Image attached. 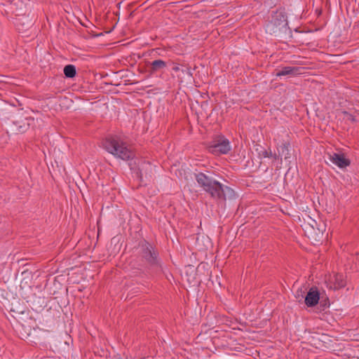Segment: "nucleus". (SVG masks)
I'll use <instances>...</instances> for the list:
<instances>
[{"label": "nucleus", "mask_w": 359, "mask_h": 359, "mask_svg": "<svg viewBox=\"0 0 359 359\" xmlns=\"http://www.w3.org/2000/svg\"><path fill=\"white\" fill-rule=\"evenodd\" d=\"M330 161L340 168H345L350 165L351 161L346 158L344 154L334 153L330 155Z\"/></svg>", "instance_id": "7"}, {"label": "nucleus", "mask_w": 359, "mask_h": 359, "mask_svg": "<svg viewBox=\"0 0 359 359\" xmlns=\"http://www.w3.org/2000/svg\"><path fill=\"white\" fill-rule=\"evenodd\" d=\"M148 168H151L150 163L144 162L141 164L140 168L134 171L135 173L136 174L137 177L139 178L140 181H142L143 170L144 169H147Z\"/></svg>", "instance_id": "12"}, {"label": "nucleus", "mask_w": 359, "mask_h": 359, "mask_svg": "<svg viewBox=\"0 0 359 359\" xmlns=\"http://www.w3.org/2000/svg\"><path fill=\"white\" fill-rule=\"evenodd\" d=\"M195 179L199 186L215 199L225 201L226 199H233L236 196L233 189L223 185L203 172L195 173Z\"/></svg>", "instance_id": "1"}, {"label": "nucleus", "mask_w": 359, "mask_h": 359, "mask_svg": "<svg viewBox=\"0 0 359 359\" xmlns=\"http://www.w3.org/2000/svg\"><path fill=\"white\" fill-rule=\"evenodd\" d=\"M64 74L67 78H73L76 76V67L73 65H67L64 67Z\"/></svg>", "instance_id": "11"}, {"label": "nucleus", "mask_w": 359, "mask_h": 359, "mask_svg": "<svg viewBox=\"0 0 359 359\" xmlns=\"http://www.w3.org/2000/svg\"><path fill=\"white\" fill-rule=\"evenodd\" d=\"M140 253L142 257L151 266H159L158 252L149 243L144 241L140 245Z\"/></svg>", "instance_id": "4"}, {"label": "nucleus", "mask_w": 359, "mask_h": 359, "mask_svg": "<svg viewBox=\"0 0 359 359\" xmlns=\"http://www.w3.org/2000/svg\"><path fill=\"white\" fill-rule=\"evenodd\" d=\"M103 147L108 152L124 161L132 159L135 156L126 143L116 135L107 137L103 142Z\"/></svg>", "instance_id": "2"}, {"label": "nucleus", "mask_w": 359, "mask_h": 359, "mask_svg": "<svg viewBox=\"0 0 359 359\" xmlns=\"http://www.w3.org/2000/svg\"><path fill=\"white\" fill-rule=\"evenodd\" d=\"M290 143H283L278 148V154H274L275 160H280L282 161L283 156L285 161L289 160L291 158L290 153Z\"/></svg>", "instance_id": "8"}, {"label": "nucleus", "mask_w": 359, "mask_h": 359, "mask_svg": "<svg viewBox=\"0 0 359 359\" xmlns=\"http://www.w3.org/2000/svg\"><path fill=\"white\" fill-rule=\"evenodd\" d=\"M320 299V293L316 287H311L304 297V302L309 307L316 306Z\"/></svg>", "instance_id": "6"}, {"label": "nucleus", "mask_w": 359, "mask_h": 359, "mask_svg": "<svg viewBox=\"0 0 359 359\" xmlns=\"http://www.w3.org/2000/svg\"><path fill=\"white\" fill-rule=\"evenodd\" d=\"M167 63L162 60H156L151 63L150 73L154 74L157 71L161 70L166 67Z\"/></svg>", "instance_id": "10"}, {"label": "nucleus", "mask_w": 359, "mask_h": 359, "mask_svg": "<svg viewBox=\"0 0 359 359\" xmlns=\"http://www.w3.org/2000/svg\"><path fill=\"white\" fill-rule=\"evenodd\" d=\"M304 291H303L302 289H299L296 292L295 297L297 299H299V302H301L304 298Z\"/></svg>", "instance_id": "16"}, {"label": "nucleus", "mask_w": 359, "mask_h": 359, "mask_svg": "<svg viewBox=\"0 0 359 359\" xmlns=\"http://www.w3.org/2000/svg\"><path fill=\"white\" fill-rule=\"evenodd\" d=\"M183 73L187 74V75L192 76V72L190 68H186V69H182Z\"/></svg>", "instance_id": "17"}, {"label": "nucleus", "mask_w": 359, "mask_h": 359, "mask_svg": "<svg viewBox=\"0 0 359 359\" xmlns=\"http://www.w3.org/2000/svg\"><path fill=\"white\" fill-rule=\"evenodd\" d=\"M343 114L344 115V118H346V120L350 121L353 123L356 121V119L353 115L349 114L347 111H343Z\"/></svg>", "instance_id": "14"}, {"label": "nucleus", "mask_w": 359, "mask_h": 359, "mask_svg": "<svg viewBox=\"0 0 359 359\" xmlns=\"http://www.w3.org/2000/svg\"><path fill=\"white\" fill-rule=\"evenodd\" d=\"M231 150L229 141L223 136L218 137L210 146V151L216 155L226 154Z\"/></svg>", "instance_id": "5"}, {"label": "nucleus", "mask_w": 359, "mask_h": 359, "mask_svg": "<svg viewBox=\"0 0 359 359\" xmlns=\"http://www.w3.org/2000/svg\"><path fill=\"white\" fill-rule=\"evenodd\" d=\"M300 67H284L276 73V76H294L300 74Z\"/></svg>", "instance_id": "9"}, {"label": "nucleus", "mask_w": 359, "mask_h": 359, "mask_svg": "<svg viewBox=\"0 0 359 359\" xmlns=\"http://www.w3.org/2000/svg\"><path fill=\"white\" fill-rule=\"evenodd\" d=\"M287 27V16L283 11H278L272 15L271 20L266 24V32L276 36L281 32H285Z\"/></svg>", "instance_id": "3"}, {"label": "nucleus", "mask_w": 359, "mask_h": 359, "mask_svg": "<svg viewBox=\"0 0 359 359\" xmlns=\"http://www.w3.org/2000/svg\"><path fill=\"white\" fill-rule=\"evenodd\" d=\"M259 154L264 158L273 157L274 158V154H273L271 151H268L266 150H263Z\"/></svg>", "instance_id": "15"}, {"label": "nucleus", "mask_w": 359, "mask_h": 359, "mask_svg": "<svg viewBox=\"0 0 359 359\" xmlns=\"http://www.w3.org/2000/svg\"><path fill=\"white\" fill-rule=\"evenodd\" d=\"M172 70H173V71H175V72H178V71H180V67H179L178 65H175L172 67Z\"/></svg>", "instance_id": "18"}, {"label": "nucleus", "mask_w": 359, "mask_h": 359, "mask_svg": "<svg viewBox=\"0 0 359 359\" xmlns=\"http://www.w3.org/2000/svg\"><path fill=\"white\" fill-rule=\"evenodd\" d=\"M334 289H339L345 286V283L343 280V276L340 274H336L334 276Z\"/></svg>", "instance_id": "13"}]
</instances>
